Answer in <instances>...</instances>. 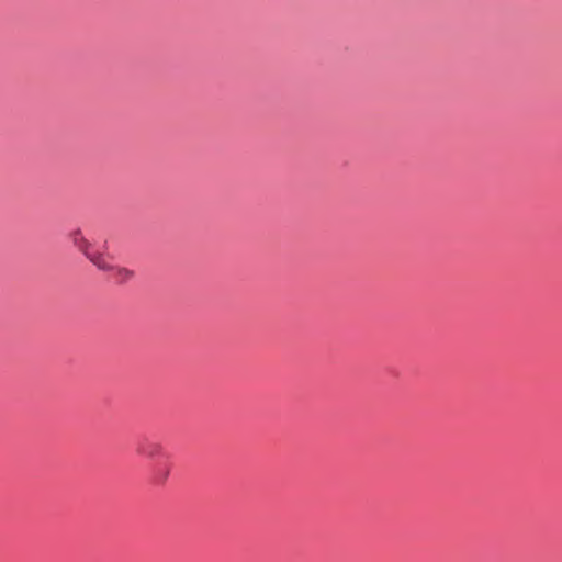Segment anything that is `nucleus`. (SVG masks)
Returning a JSON list of instances; mask_svg holds the SVG:
<instances>
[{"label":"nucleus","mask_w":562,"mask_h":562,"mask_svg":"<svg viewBox=\"0 0 562 562\" xmlns=\"http://www.w3.org/2000/svg\"><path fill=\"white\" fill-rule=\"evenodd\" d=\"M68 238L71 240L72 245L85 255L88 254L91 248L90 243L86 239L81 229L79 228L69 232Z\"/></svg>","instance_id":"f257e3e1"},{"label":"nucleus","mask_w":562,"mask_h":562,"mask_svg":"<svg viewBox=\"0 0 562 562\" xmlns=\"http://www.w3.org/2000/svg\"><path fill=\"white\" fill-rule=\"evenodd\" d=\"M137 452L149 458H155L161 456L164 450L160 443L146 440L138 445Z\"/></svg>","instance_id":"f03ea898"},{"label":"nucleus","mask_w":562,"mask_h":562,"mask_svg":"<svg viewBox=\"0 0 562 562\" xmlns=\"http://www.w3.org/2000/svg\"><path fill=\"white\" fill-rule=\"evenodd\" d=\"M110 271L112 272V277L117 283H125L134 277V272L124 267L112 266V269H110Z\"/></svg>","instance_id":"7ed1b4c3"},{"label":"nucleus","mask_w":562,"mask_h":562,"mask_svg":"<svg viewBox=\"0 0 562 562\" xmlns=\"http://www.w3.org/2000/svg\"><path fill=\"white\" fill-rule=\"evenodd\" d=\"M85 256L100 270L110 271V269H112V265L108 262L106 258L102 254L92 252L89 250Z\"/></svg>","instance_id":"20e7f679"},{"label":"nucleus","mask_w":562,"mask_h":562,"mask_svg":"<svg viewBox=\"0 0 562 562\" xmlns=\"http://www.w3.org/2000/svg\"><path fill=\"white\" fill-rule=\"evenodd\" d=\"M168 476H169V470L167 468H160V469L156 470V473H155V476H154V481L157 484H162V483L166 482Z\"/></svg>","instance_id":"39448f33"}]
</instances>
